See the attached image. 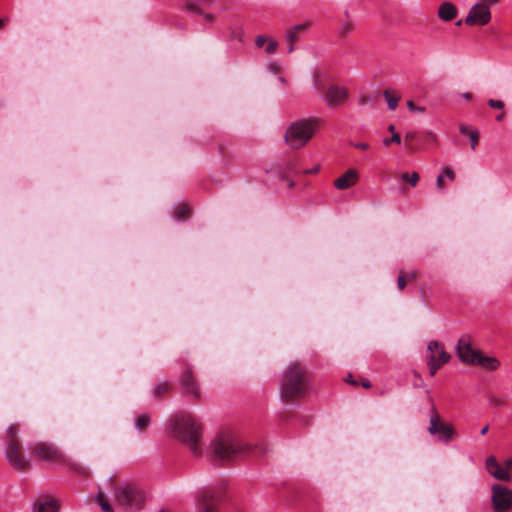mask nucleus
Returning a JSON list of instances; mask_svg holds the SVG:
<instances>
[{
  "mask_svg": "<svg viewBox=\"0 0 512 512\" xmlns=\"http://www.w3.org/2000/svg\"><path fill=\"white\" fill-rule=\"evenodd\" d=\"M427 359L430 375L434 376L437 370L449 361L450 355L439 342L431 341L427 347Z\"/></svg>",
  "mask_w": 512,
  "mask_h": 512,
  "instance_id": "6e6552de",
  "label": "nucleus"
},
{
  "mask_svg": "<svg viewBox=\"0 0 512 512\" xmlns=\"http://www.w3.org/2000/svg\"><path fill=\"white\" fill-rule=\"evenodd\" d=\"M199 511L198 512H216L215 499L210 490H203L198 494Z\"/></svg>",
  "mask_w": 512,
  "mask_h": 512,
  "instance_id": "dca6fc26",
  "label": "nucleus"
},
{
  "mask_svg": "<svg viewBox=\"0 0 512 512\" xmlns=\"http://www.w3.org/2000/svg\"><path fill=\"white\" fill-rule=\"evenodd\" d=\"M397 284H398L399 290H403L404 289V287H405V278H404V276L402 274L399 275Z\"/></svg>",
  "mask_w": 512,
  "mask_h": 512,
  "instance_id": "a19ab883",
  "label": "nucleus"
},
{
  "mask_svg": "<svg viewBox=\"0 0 512 512\" xmlns=\"http://www.w3.org/2000/svg\"><path fill=\"white\" fill-rule=\"evenodd\" d=\"M277 80H278L280 87L283 88L286 84L285 78L283 76H279Z\"/></svg>",
  "mask_w": 512,
  "mask_h": 512,
  "instance_id": "c03bdc74",
  "label": "nucleus"
},
{
  "mask_svg": "<svg viewBox=\"0 0 512 512\" xmlns=\"http://www.w3.org/2000/svg\"><path fill=\"white\" fill-rule=\"evenodd\" d=\"M31 450L35 456L43 461L53 462L61 458L60 450L47 442H38L31 447Z\"/></svg>",
  "mask_w": 512,
  "mask_h": 512,
  "instance_id": "f8f14e48",
  "label": "nucleus"
},
{
  "mask_svg": "<svg viewBox=\"0 0 512 512\" xmlns=\"http://www.w3.org/2000/svg\"><path fill=\"white\" fill-rule=\"evenodd\" d=\"M505 465H506L507 470L511 473V480H512V457L507 458L505 460Z\"/></svg>",
  "mask_w": 512,
  "mask_h": 512,
  "instance_id": "79ce46f5",
  "label": "nucleus"
},
{
  "mask_svg": "<svg viewBox=\"0 0 512 512\" xmlns=\"http://www.w3.org/2000/svg\"><path fill=\"white\" fill-rule=\"evenodd\" d=\"M383 96H384V98H385V100L387 102L388 109L391 110V111L396 110V108L398 106V103H399V97L394 95L389 90L384 91Z\"/></svg>",
  "mask_w": 512,
  "mask_h": 512,
  "instance_id": "412c9836",
  "label": "nucleus"
},
{
  "mask_svg": "<svg viewBox=\"0 0 512 512\" xmlns=\"http://www.w3.org/2000/svg\"><path fill=\"white\" fill-rule=\"evenodd\" d=\"M180 383L182 388L187 394L194 395L198 397L199 388L195 379L193 378L192 372L190 370L185 371L180 377Z\"/></svg>",
  "mask_w": 512,
  "mask_h": 512,
  "instance_id": "f3484780",
  "label": "nucleus"
},
{
  "mask_svg": "<svg viewBox=\"0 0 512 512\" xmlns=\"http://www.w3.org/2000/svg\"><path fill=\"white\" fill-rule=\"evenodd\" d=\"M347 382L353 384V385H356V382L354 380H352V376L349 375L348 378H347Z\"/></svg>",
  "mask_w": 512,
  "mask_h": 512,
  "instance_id": "603ef678",
  "label": "nucleus"
},
{
  "mask_svg": "<svg viewBox=\"0 0 512 512\" xmlns=\"http://www.w3.org/2000/svg\"><path fill=\"white\" fill-rule=\"evenodd\" d=\"M428 432L431 435L437 436V439L440 442L448 443L454 435V428L452 425L442 422L438 414L433 411L430 418Z\"/></svg>",
  "mask_w": 512,
  "mask_h": 512,
  "instance_id": "1a4fd4ad",
  "label": "nucleus"
},
{
  "mask_svg": "<svg viewBox=\"0 0 512 512\" xmlns=\"http://www.w3.org/2000/svg\"><path fill=\"white\" fill-rule=\"evenodd\" d=\"M480 353L479 350L472 348L468 336H462L458 340L456 354L461 362L475 365Z\"/></svg>",
  "mask_w": 512,
  "mask_h": 512,
  "instance_id": "9d476101",
  "label": "nucleus"
},
{
  "mask_svg": "<svg viewBox=\"0 0 512 512\" xmlns=\"http://www.w3.org/2000/svg\"><path fill=\"white\" fill-rule=\"evenodd\" d=\"M348 98V90L338 85H330L323 96V100L330 107L342 105Z\"/></svg>",
  "mask_w": 512,
  "mask_h": 512,
  "instance_id": "ddd939ff",
  "label": "nucleus"
},
{
  "mask_svg": "<svg viewBox=\"0 0 512 512\" xmlns=\"http://www.w3.org/2000/svg\"><path fill=\"white\" fill-rule=\"evenodd\" d=\"M491 19V12L487 5L477 3L471 7L465 23L467 25H485Z\"/></svg>",
  "mask_w": 512,
  "mask_h": 512,
  "instance_id": "9b49d317",
  "label": "nucleus"
},
{
  "mask_svg": "<svg viewBox=\"0 0 512 512\" xmlns=\"http://www.w3.org/2000/svg\"><path fill=\"white\" fill-rule=\"evenodd\" d=\"M388 131H389L391 134L396 133V132H395V126H394L393 124H390V125L388 126Z\"/></svg>",
  "mask_w": 512,
  "mask_h": 512,
  "instance_id": "8fccbe9b",
  "label": "nucleus"
},
{
  "mask_svg": "<svg viewBox=\"0 0 512 512\" xmlns=\"http://www.w3.org/2000/svg\"><path fill=\"white\" fill-rule=\"evenodd\" d=\"M307 390L305 371L298 363L289 364L283 371L280 380L279 391L282 401H290L295 397L302 396Z\"/></svg>",
  "mask_w": 512,
  "mask_h": 512,
  "instance_id": "7ed1b4c3",
  "label": "nucleus"
},
{
  "mask_svg": "<svg viewBox=\"0 0 512 512\" xmlns=\"http://www.w3.org/2000/svg\"><path fill=\"white\" fill-rule=\"evenodd\" d=\"M286 40L289 43H295L297 41V32H295L292 28L286 31Z\"/></svg>",
  "mask_w": 512,
  "mask_h": 512,
  "instance_id": "473e14b6",
  "label": "nucleus"
},
{
  "mask_svg": "<svg viewBox=\"0 0 512 512\" xmlns=\"http://www.w3.org/2000/svg\"><path fill=\"white\" fill-rule=\"evenodd\" d=\"M167 389H168V383L160 382L154 386L153 392H154V395L157 396V395L163 393L164 391H166Z\"/></svg>",
  "mask_w": 512,
  "mask_h": 512,
  "instance_id": "2f4dec72",
  "label": "nucleus"
},
{
  "mask_svg": "<svg viewBox=\"0 0 512 512\" xmlns=\"http://www.w3.org/2000/svg\"><path fill=\"white\" fill-rule=\"evenodd\" d=\"M427 134L432 138H436V135L433 132H428Z\"/></svg>",
  "mask_w": 512,
  "mask_h": 512,
  "instance_id": "4d7b16f0",
  "label": "nucleus"
},
{
  "mask_svg": "<svg viewBox=\"0 0 512 512\" xmlns=\"http://www.w3.org/2000/svg\"><path fill=\"white\" fill-rule=\"evenodd\" d=\"M57 501L50 497L40 498L33 505V512H58Z\"/></svg>",
  "mask_w": 512,
  "mask_h": 512,
  "instance_id": "a211bd4d",
  "label": "nucleus"
},
{
  "mask_svg": "<svg viewBox=\"0 0 512 512\" xmlns=\"http://www.w3.org/2000/svg\"><path fill=\"white\" fill-rule=\"evenodd\" d=\"M407 108L413 113L420 114L425 112V108L423 106H416L412 100L407 101Z\"/></svg>",
  "mask_w": 512,
  "mask_h": 512,
  "instance_id": "7c9ffc66",
  "label": "nucleus"
},
{
  "mask_svg": "<svg viewBox=\"0 0 512 512\" xmlns=\"http://www.w3.org/2000/svg\"><path fill=\"white\" fill-rule=\"evenodd\" d=\"M410 277L415 278L416 277L415 273H411Z\"/></svg>",
  "mask_w": 512,
  "mask_h": 512,
  "instance_id": "680f3d73",
  "label": "nucleus"
},
{
  "mask_svg": "<svg viewBox=\"0 0 512 512\" xmlns=\"http://www.w3.org/2000/svg\"><path fill=\"white\" fill-rule=\"evenodd\" d=\"M441 172L443 173L444 177H447L449 180H454L455 174L452 169L446 167L443 168Z\"/></svg>",
  "mask_w": 512,
  "mask_h": 512,
  "instance_id": "4c0bfd02",
  "label": "nucleus"
},
{
  "mask_svg": "<svg viewBox=\"0 0 512 512\" xmlns=\"http://www.w3.org/2000/svg\"><path fill=\"white\" fill-rule=\"evenodd\" d=\"M488 429H489V426H488V425L484 426V427L481 429L480 434H481V435H485V434L488 432Z\"/></svg>",
  "mask_w": 512,
  "mask_h": 512,
  "instance_id": "09e8293b",
  "label": "nucleus"
},
{
  "mask_svg": "<svg viewBox=\"0 0 512 512\" xmlns=\"http://www.w3.org/2000/svg\"><path fill=\"white\" fill-rule=\"evenodd\" d=\"M351 145L354 148L360 149V150H368L370 148V145L366 142H353Z\"/></svg>",
  "mask_w": 512,
  "mask_h": 512,
  "instance_id": "e433bc0d",
  "label": "nucleus"
},
{
  "mask_svg": "<svg viewBox=\"0 0 512 512\" xmlns=\"http://www.w3.org/2000/svg\"><path fill=\"white\" fill-rule=\"evenodd\" d=\"M462 97L465 99V100H470L472 98V95L468 92H465L462 94Z\"/></svg>",
  "mask_w": 512,
  "mask_h": 512,
  "instance_id": "de8ad7c7",
  "label": "nucleus"
},
{
  "mask_svg": "<svg viewBox=\"0 0 512 512\" xmlns=\"http://www.w3.org/2000/svg\"><path fill=\"white\" fill-rule=\"evenodd\" d=\"M308 25L306 23L298 24L292 27L295 32H304L307 30Z\"/></svg>",
  "mask_w": 512,
  "mask_h": 512,
  "instance_id": "ea45409f",
  "label": "nucleus"
},
{
  "mask_svg": "<svg viewBox=\"0 0 512 512\" xmlns=\"http://www.w3.org/2000/svg\"><path fill=\"white\" fill-rule=\"evenodd\" d=\"M212 0H189L187 8L194 12H199L206 4H210Z\"/></svg>",
  "mask_w": 512,
  "mask_h": 512,
  "instance_id": "5701e85b",
  "label": "nucleus"
},
{
  "mask_svg": "<svg viewBox=\"0 0 512 512\" xmlns=\"http://www.w3.org/2000/svg\"><path fill=\"white\" fill-rule=\"evenodd\" d=\"M362 385H363V387H365V388H369V387L371 386V383H370V381H369L368 379H364V380L362 381Z\"/></svg>",
  "mask_w": 512,
  "mask_h": 512,
  "instance_id": "49530a36",
  "label": "nucleus"
},
{
  "mask_svg": "<svg viewBox=\"0 0 512 512\" xmlns=\"http://www.w3.org/2000/svg\"><path fill=\"white\" fill-rule=\"evenodd\" d=\"M491 505L493 512H510L512 510V489L501 484H493Z\"/></svg>",
  "mask_w": 512,
  "mask_h": 512,
  "instance_id": "0eeeda50",
  "label": "nucleus"
},
{
  "mask_svg": "<svg viewBox=\"0 0 512 512\" xmlns=\"http://www.w3.org/2000/svg\"><path fill=\"white\" fill-rule=\"evenodd\" d=\"M96 501L104 512H113L111 504L104 498L102 492H98Z\"/></svg>",
  "mask_w": 512,
  "mask_h": 512,
  "instance_id": "b1692460",
  "label": "nucleus"
},
{
  "mask_svg": "<svg viewBox=\"0 0 512 512\" xmlns=\"http://www.w3.org/2000/svg\"><path fill=\"white\" fill-rule=\"evenodd\" d=\"M144 494L136 485L122 483L114 488V501L126 512H135L144 504Z\"/></svg>",
  "mask_w": 512,
  "mask_h": 512,
  "instance_id": "39448f33",
  "label": "nucleus"
},
{
  "mask_svg": "<svg viewBox=\"0 0 512 512\" xmlns=\"http://www.w3.org/2000/svg\"><path fill=\"white\" fill-rule=\"evenodd\" d=\"M149 424V416L147 414H141L135 420V427L139 432H142Z\"/></svg>",
  "mask_w": 512,
  "mask_h": 512,
  "instance_id": "393cba45",
  "label": "nucleus"
},
{
  "mask_svg": "<svg viewBox=\"0 0 512 512\" xmlns=\"http://www.w3.org/2000/svg\"><path fill=\"white\" fill-rule=\"evenodd\" d=\"M475 365H479L488 370H496L500 366V361L495 357L483 356L480 353Z\"/></svg>",
  "mask_w": 512,
  "mask_h": 512,
  "instance_id": "aec40b11",
  "label": "nucleus"
},
{
  "mask_svg": "<svg viewBox=\"0 0 512 512\" xmlns=\"http://www.w3.org/2000/svg\"><path fill=\"white\" fill-rule=\"evenodd\" d=\"M278 47L277 41L272 38L268 39V42L264 46V51L266 55H272Z\"/></svg>",
  "mask_w": 512,
  "mask_h": 512,
  "instance_id": "bb28decb",
  "label": "nucleus"
},
{
  "mask_svg": "<svg viewBox=\"0 0 512 512\" xmlns=\"http://www.w3.org/2000/svg\"><path fill=\"white\" fill-rule=\"evenodd\" d=\"M415 135H416L415 132H408L405 136V139L412 140V139H414Z\"/></svg>",
  "mask_w": 512,
  "mask_h": 512,
  "instance_id": "a18cd8bd",
  "label": "nucleus"
},
{
  "mask_svg": "<svg viewBox=\"0 0 512 512\" xmlns=\"http://www.w3.org/2000/svg\"><path fill=\"white\" fill-rule=\"evenodd\" d=\"M319 171V167H315L309 171H307V173H317Z\"/></svg>",
  "mask_w": 512,
  "mask_h": 512,
  "instance_id": "864d4df0",
  "label": "nucleus"
},
{
  "mask_svg": "<svg viewBox=\"0 0 512 512\" xmlns=\"http://www.w3.org/2000/svg\"><path fill=\"white\" fill-rule=\"evenodd\" d=\"M188 212V206L184 203H179L174 207L173 218L176 220H182L188 214Z\"/></svg>",
  "mask_w": 512,
  "mask_h": 512,
  "instance_id": "4be33fe9",
  "label": "nucleus"
},
{
  "mask_svg": "<svg viewBox=\"0 0 512 512\" xmlns=\"http://www.w3.org/2000/svg\"><path fill=\"white\" fill-rule=\"evenodd\" d=\"M244 452V446L229 429L220 430L204 454L214 463L234 461Z\"/></svg>",
  "mask_w": 512,
  "mask_h": 512,
  "instance_id": "f03ea898",
  "label": "nucleus"
},
{
  "mask_svg": "<svg viewBox=\"0 0 512 512\" xmlns=\"http://www.w3.org/2000/svg\"><path fill=\"white\" fill-rule=\"evenodd\" d=\"M486 1L491 4H497L499 2V0H486Z\"/></svg>",
  "mask_w": 512,
  "mask_h": 512,
  "instance_id": "5fc2aeb1",
  "label": "nucleus"
},
{
  "mask_svg": "<svg viewBox=\"0 0 512 512\" xmlns=\"http://www.w3.org/2000/svg\"><path fill=\"white\" fill-rule=\"evenodd\" d=\"M461 24H462V20H459V21L456 22L457 26H460Z\"/></svg>",
  "mask_w": 512,
  "mask_h": 512,
  "instance_id": "bf43d9fd",
  "label": "nucleus"
},
{
  "mask_svg": "<svg viewBox=\"0 0 512 512\" xmlns=\"http://www.w3.org/2000/svg\"><path fill=\"white\" fill-rule=\"evenodd\" d=\"M460 132L463 134V135H466L469 137V132L471 131L466 125L462 124L460 125Z\"/></svg>",
  "mask_w": 512,
  "mask_h": 512,
  "instance_id": "37998d69",
  "label": "nucleus"
},
{
  "mask_svg": "<svg viewBox=\"0 0 512 512\" xmlns=\"http://www.w3.org/2000/svg\"><path fill=\"white\" fill-rule=\"evenodd\" d=\"M171 436L184 445L197 457L204 455L202 447V425L190 414H177L170 420Z\"/></svg>",
  "mask_w": 512,
  "mask_h": 512,
  "instance_id": "f257e3e1",
  "label": "nucleus"
},
{
  "mask_svg": "<svg viewBox=\"0 0 512 512\" xmlns=\"http://www.w3.org/2000/svg\"><path fill=\"white\" fill-rule=\"evenodd\" d=\"M503 119V114H500L496 117V120L497 121H501Z\"/></svg>",
  "mask_w": 512,
  "mask_h": 512,
  "instance_id": "6e6d98bb",
  "label": "nucleus"
},
{
  "mask_svg": "<svg viewBox=\"0 0 512 512\" xmlns=\"http://www.w3.org/2000/svg\"><path fill=\"white\" fill-rule=\"evenodd\" d=\"M436 189L438 191L444 190V175L442 172L438 175V177L436 179Z\"/></svg>",
  "mask_w": 512,
  "mask_h": 512,
  "instance_id": "c9c22d12",
  "label": "nucleus"
},
{
  "mask_svg": "<svg viewBox=\"0 0 512 512\" xmlns=\"http://www.w3.org/2000/svg\"><path fill=\"white\" fill-rule=\"evenodd\" d=\"M438 17L445 22L453 20L457 15V8L451 2H443L438 8Z\"/></svg>",
  "mask_w": 512,
  "mask_h": 512,
  "instance_id": "6ab92c4d",
  "label": "nucleus"
},
{
  "mask_svg": "<svg viewBox=\"0 0 512 512\" xmlns=\"http://www.w3.org/2000/svg\"><path fill=\"white\" fill-rule=\"evenodd\" d=\"M486 469L495 479L503 482L511 481V473L507 470L505 462L500 464L496 457L489 456L485 462Z\"/></svg>",
  "mask_w": 512,
  "mask_h": 512,
  "instance_id": "4468645a",
  "label": "nucleus"
},
{
  "mask_svg": "<svg viewBox=\"0 0 512 512\" xmlns=\"http://www.w3.org/2000/svg\"><path fill=\"white\" fill-rule=\"evenodd\" d=\"M205 18H206L207 20H211V19H212V16H211L210 14H205Z\"/></svg>",
  "mask_w": 512,
  "mask_h": 512,
  "instance_id": "13d9d810",
  "label": "nucleus"
},
{
  "mask_svg": "<svg viewBox=\"0 0 512 512\" xmlns=\"http://www.w3.org/2000/svg\"><path fill=\"white\" fill-rule=\"evenodd\" d=\"M352 30L351 25L347 22L342 23L339 27V32L341 34H347Z\"/></svg>",
  "mask_w": 512,
  "mask_h": 512,
  "instance_id": "58836bf2",
  "label": "nucleus"
},
{
  "mask_svg": "<svg viewBox=\"0 0 512 512\" xmlns=\"http://www.w3.org/2000/svg\"><path fill=\"white\" fill-rule=\"evenodd\" d=\"M294 43H290V46L288 48V53H292L294 51Z\"/></svg>",
  "mask_w": 512,
  "mask_h": 512,
  "instance_id": "3c124183",
  "label": "nucleus"
},
{
  "mask_svg": "<svg viewBox=\"0 0 512 512\" xmlns=\"http://www.w3.org/2000/svg\"><path fill=\"white\" fill-rule=\"evenodd\" d=\"M402 180L407 181L411 184V186L415 187L419 180V174L417 172H413L411 175L407 172L402 174Z\"/></svg>",
  "mask_w": 512,
  "mask_h": 512,
  "instance_id": "a878e982",
  "label": "nucleus"
},
{
  "mask_svg": "<svg viewBox=\"0 0 512 512\" xmlns=\"http://www.w3.org/2000/svg\"><path fill=\"white\" fill-rule=\"evenodd\" d=\"M488 105L491 107V108H494V109H499V110H502L504 108V103L500 100H494V99H490L488 101Z\"/></svg>",
  "mask_w": 512,
  "mask_h": 512,
  "instance_id": "f704fd0d",
  "label": "nucleus"
},
{
  "mask_svg": "<svg viewBox=\"0 0 512 512\" xmlns=\"http://www.w3.org/2000/svg\"><path fill=\"white\" fill-rule=\"evenodd\" d=\"M319 121L315 119L299 120L290 124L285 133V142L292 149L304 147L317 130Z\"/></svg>",
  "mask_w": 512,
  "mask_h": 512,
  "instance_id": "20e7f679",
  "label": "nucleus"
},
{
  "mask_svg": "<svg viewBox=\"0 0 512 512\" xmlns=\"http://www.w3.org/2000/svg\"><path fill=\"white\" fill-rule=\"evenodd\" d=\"M470 147L474 150L478 144L479 134L478 131L473 129L469 132Z\"/></svg>",
  "mask_w": 512,
  "mask_h": 512,
  "instance_id": "c756f323",
  "label": "nucleus"
},
{
  "mask_svg": "<svg viewBox=\"0 0 512 512\" xmlns=\"http://www.w3.org/2000/svg\"><path fill=\"white\" fill-rule=\"evenodd\" d=\"M267 71L272 75H277L281 70V63L276 61H269L266 64Z\"/></svg>",
  "mask_w": 512,
  "mask_h": 512,
  "instance_id": "cd10ccee",
  "label": "nucleus"
},
{
  "mask_svg": "<svg viewBox=\"0 0 512 512\" xmlns=\"http://www.w3.org/2000/svg\"><path fill=\"white\" fill-rule=\"evenodd\" d=\"M269 37L265 35H258L255 39V44L258 48L264 47L268 42Z\"/></svg>",
  "mask_w": 512,
  "mask_h": 512,
  "instance_id": "72a5a7b5",
  "label": "nucleus"
},
{
  "mask_svg": "<svg viewBox=\"0 0 512 512\" xmlns=\"http://www.w3.org/2000/svg\"><path fill=\"white\" fill-rule=\"evenodd\" d=\"M17 432L16 425H10L7 429L10 439L5 446V458L13 468L24 471L29 467L30 461L21 453V447L16 438Z\"/></svg>",
  "mask_w": 512,
  "mask_h": 512,
  "instance_id": "423d86ee",
  "label": "nucleus"
},
{
  "mask_svg": "<svg viewBox=\"0 0 512 512\" xmlns=\"http://www.w3.org/2000/svg\"><path fill=\"white\" fill-rule=\"evenodd\" d=\"M359 174L355 169H348L342 176L334 181V186L339 190H345L357 183Z\"/></svg>",
  "mask_w": 512,
  "mask_h": 512,
  "instance_id": "2eb2a0df",
  "label": "nucleus"
},
{
  "mask_svg": "<svg viewBox=\"0 0 512 512\" xmlns=\"http://www.w3.org/2000/svg\"><path fill=\"white\" fill-rule=\"evenodd\" d=\"M391 143H395V144L401 143V137L398 133H393L390 138L383 139L384 146H389Z\"/></svg>",
  "mask_w": 512,
  "mask_h": 512,
  "instance_id": "c85d7f7f",
  "label": "nucleus"
},
{
  "mask_svg": "<svg viewBox=\"0 0 512 512\" xmlns=\"http://www.w3.org/2000/svg\"><path fill=\"white\" fill-rule=\"evenodd\" d=\"M3 20H0V29L3 27Z\"/></svg>",
  "mask_w": 512,
  "mask_h": 512,
  "instance_id": "052dcab7",
  "label": "nucleus"
}]
</instances>
